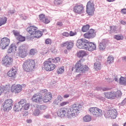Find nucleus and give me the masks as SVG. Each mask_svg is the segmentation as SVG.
I'll use <instances>...</instances> for the list:
<instances>
[{
    "label": "nucleus",
    "mask_w": 126,
    "mask_h": 126,
    "mask_svg": "<svg viewBox=\"0 0 126 126\" xmlns=\"http://www.w3.org/2000/svg\"><path fill=\"white\" fill-rule=\"evenodd\" d=\"M81 110V106L79 104H73L70 106V108H62L59 109L57 115L61 118H64L67 114V118L68 120H71L77 116L79 111Z\"/></svg>",
    "instance_id": "obj_1"
},
{
    "label": "nucleus",
    "mask_w": 126,
    "mask_h": 126,
    "mask_svg": "<svg viewBox=\"0 0 126 126\" xmlns=\"http://www.w3.org/2000/svg\"><path fill=\"white\" fill-rule=\"evenodd\" d=\"M76 46L78 49H83L89 52H93L96 50L97 46L93 42H88V41L81 38L77 41Z\"/></svg>",
    "instance_id": "obj_2"
},
{
    "label": "nucleus",
    "mask_w": 126,
    "mask_h": 126,
    "mask_svg": "<svg viewBox=\"0 0 126 126\" xmlns=\"http://www.w3.org/2000/svg\"><path fill=\"white\" fill-rule=\"evenodd\" d=\"M35 61L32 59H29L24 62L23 68L25 71L29 72L32 71L35 68Z\"/></svg>",
    "instance_id": "obj_3"
},
{
    "label": "nucleus",
    "mask_w": 126,
    "mask_h": 126,
    "mask_svg": "<svg viewBox=\"0 0 126 126\" xmlns=\"http://www.w3.org/2000/svg\"><path fill=\"white\" fill-rule=\"evenodd\" d=\"M13 101L11 99H6L1 105V110L3 112H8L12 109Z\"/></svg>",
    "instance_id": "obj_4"
},
{
    "label": "nucleus",
    "mask_w": 126,
    "mask_h": 126,
    "mask_svg": "<svg viewBox=\"0 0 126 126\" xmlns=\"http://www.w3.org/2000/svg\"><path fill=\"white\" fill-rule=\"evenodd\" d=\"M75 69L76 72H85V71H87L89 68L88 66L86 65L83 66V65L81 64V61H79L76 64L75 67H73L72 68V70L73 71Z\"/></svg>",
    "instance_id": "obj_5"
},
{
    "label": "nucleus",
    "mask_w": 126,
    "mask_h": 126,
    "mask_svg": "<svg viewBox=\"0 0 126 126\" xmlns=\"http://www.w3.org/2000/svg\"><path fill=\"white\" fill-rule=\"evenodd\" d=\"M44 69L47 71H52L56 68V65L53 63V62L49 58L47 60L43 63Z\"/></svg>",
    "instance_id": "obj_6"
},
{
    "label": "nucleus",
    "mask_w": 126,
    "mask_h": 126,
    "mask_svg": "<svg viewBox=\"0 0 126 126\" xmlns=\"http://www.w3.org/2000/svg\"><path fill=\"white\" fill-rule=\"evenodd\" d=\"M89 112L93 116L95 117V118H99L102 117L103 115V112H102V110L97 108V107H91L89 109Z\"/></svg>",
    "instance_id": "obj_7"
},
{
    "label": "nucleus",
    "mask_w": 126,
    "mask_h": 126,
    "mask_svg": "<svg viewBox=\"0 0 126 126\" xmlns=\"http://www.w3.org/2000/svg\"><path fill=\"white\" fill-rule=\"evenodd\" d=\"M17 56L22 59L26 57L27 53L25 51V45H21L19 46L17 51Z\"/></svg>",
    "instance_id": "obj_8"
},
{
    "label": "nucleus",
    "mask_w": 126,
    "mask_h": 126,
    "mask_svg": "<svg viewBox=\"0 0 126 126\" xmlns=\"http://www.w3.org/2000/svg\"><path fill=\"white\" fill-rule=\"evenodd\" d=\"M117 116H118V112L116 109L109 110L104 113V116L107 119L110 118V119H115L117 118Z\"/></svg>",
    "instance_id": "obj_9"
},
{
    "label": "nucleus",
    "mask_w": 126,
    "mask_h": 126,
    "mask_svg": "<svg viewBox=\"0 0 126 126\" xmlns=\"http://www.w3.org/2000/svg\"><path fill=\"white\" fill-rule=\"evenodd\" d=\"M87 7V13L89 15H93L94 12L95 11V7H94V3L91 1H89L86 5Z\"/></svg>",
    "instance_id": "obj_10"
},
{
    "label": "nucleus",
    "mask_w": 126,
    "mask_h": 126,
    "mask_svg": "<svg viewBox=\"0 0 126 126\" xmlns=\"http://www.w3.org/2000/svg\"><path fill=\"white\" fill-rule=\"evenodd\" d=\"M2 63L3 65H4L7 67H9V66L12 65V63H13V59L11 57L6 56L3 58Z\"/></svg>",
    "instance_id": "obj_11"
},
{
    "label": "nucleus",
    "mask_w": 126,
    "mask_h": 126,
    "mask_svg": "<svg viewBox=\"0 0 126 126\" xmlns=\"http://www.w3.org/2000/svg\"><path fill=\"white\" fill-rule=\"evenodd\" d=\"M10 43V40L7 37H3L1 39L0 46L2 50H4L6 47H8Z\"/></svg>",
    "instance_id": "obj_12"
},
{
    "label": "nucleus",
    "mask_w": 126,
    "mask_h": 126,
    "mask_svg": "<svg viewBox=\"0 0 126 126\" xmlns=\"http://www.w3.org/2000/svg\"><path fill=\"white\" fill-rule=\"evenodd\" d=\"M22 90V86L20 85H13L11 87V91L12 93L15 94H18L20 92H21Z\"/></svg>",
    "instance_id": "obj_13"
},
{
    "label": "nucleus",
    "mask_w": 126,
    "mask_h": 126,
    "mask_svg": "<svg viewBox=\"0 0 126 126\" xmlns=\"http://www.w3.org/2000/svg\"><path fill=\"white\" fill-rule=\"evenodd\" d=\"M73 11L75 13L81 14L84 12V7L83 5H76L73 8Z\"/></svg>",
    "instance_id": "obj_14"
},
{
    "label": "nucleus",
    "mask_w": 126,
    "mask_h": 126,
    "mask_svg": "<svg viewBox=\"0 0 126 126\" xmlns=\"http://www.w3.org/2000/svg\"><path fill=\"white\" fill-rule=\"evenodd\" d=\"M42 99L43 96H42V95L40 94H35L32 96V100L33 101V102H35L36 103H41Z\"/></svg>",
    "instance_id": "obj_15"
},
{
    "label": "nucleus",
    "mask_w": 126,
    "mask_h": 126,
    "mask_svg": "<svg viewBox=\"0 0 126 126\" xmlns=\"http://www.w3.org/2000/svg\"><path fill=\"white\" fill-rule=\"evenodd\" d=\"M95 36H96V33L93 29H91L89 32L84 34V37L86 39H91V38H94Z\"/></svg>",
    "instance_id": "obj_16"
},
{
    "label": "nucleus",
    "mask_w": 126,
    "mask_h": 126,
    "mask_svg": "<svg viewBox=\"0 0 126 126\" xmlns=\"http://www.w3.org/2000/svg\"><path fill=\"white\" fill-rule=\"evenodd\" d=\"M73 41L71 40L66 41L65 42H64L63 43L61 44L62 47H66V49H68V51L69 50H71L72 48H73Z\"/></svg>",
    "instance_id": "obj_17"
},
{
    "label": "nucleus",
    "mask_w": 126,
    "mask_h": 126,
    "mask_svg": "<svg viewBox=\"0 0 126 126\" xmlns=\"http://www.w3.org/2000/svg\"><path fill=\"white\" fill-rule=\"evenodd\" d=\"M37 30H38V28L34 26H30L27 29V31H28L31 35H35V32H36Z\"/></svg>",
    "instance_id": "obj_18"
},
{
    "label": "nucleus",
    "mask_w": 126,
    "mask_h": 126,
    "mask_svg": "<svg viewBox=\"0 0 126 126\" xmlns=\"http://www.w3.org/2000/svg\"><path fill=\"white\" fill-rule=\"evenodd\" d=\"M105 98L107 99H116V95H115V92H105L104 93Z\"/></svg>",
    "instance_id": "obj_19"
},
{
    "label": "nucleus",
    "mask_w": 126,
    "mask_h": 126,
    "mask_svg": "<svg viewBox=\"0 0 126 126\" xmlns=\"http://www.w3.org/2000/svg\"><path fill=\"white\" fill-rule=\"evenodd\" d=\"M107 45H108V41L105 39L102 40V42L99 44V49L100 51H104V50L106 49Z\"/></svg>",
    "instance_id": "obj_20"
},
{
    "label": "nucleus",
    "mask_w": 126,
    "mask_h": 126,
    "mask_svg": "<svg viewBox=\"0 0 126 126\" xmlns=\"http://www.w3.org/2000/svg\"><path fill=\"white\" fill-rule=\"evenodd\" d=\"M17 74V71H16V69H15V68H12L8 72V76H9V77H13V78H14L16 76Z\"/></svg>",
    "instance_id": "obj_21"
},
{
    "label": "nucleus",
    "mask_w": 126,
    "mask_h": 126,
    "mask_svg": "<svg viewBox=\"0 0 126 126\" xmlns=\"http://www.w3.org/2000/svg\"><path fill=\"white\" fill-rule=\"evenodd\" d=\"M17 47L15 44H12L9 47L7 50V53L9 54L12 53L15 54V52H16V49Z\"/></svg>",
    "instance_id": "obj_22"
},
{
    "label": "nucleus",
    "mask_w": 126,
    "mask_h": 126,
    "mask_svg": "<svg viewBox=\"0 0 126 126\" xmlns=\"http://www.w3.org/2000/svg\"><path fill=\"white\" fill-rule=\"evenodd\" d=\"M51 99H52V94H51V93H48L43 97L42 100L44 103H47V102H49Z\"/></svg>",
    "instance_id": "obj_23"
},
{
    "label": "nucleus",
    "mask_w": 126,
    "mask_h": 126,
    "mask_svg": "<svg viewBox=\"0 0 126 126\" xmlns=\"http://www.w3.org/2000/svg\"><path fill=\"white\" fill-rule=\"evenodd\" d=\"M87 56V53L84 50H81L77 52V56L78 58H84Z\"/></svg>",
    "instance_id": "obj_24"
},
{
    "label": "nucleus",
    "mask_w": 126,
    "mask_h": 126,
    "mask_svg": "<svg viewBox=\"0 0 126 126\" xmlns=\"http://www.w3.org/2000/svg\"><path fill=\"white\" fill-rule=\"evenodd\" d=\"M22 109V107H21L18 103H16V104L13 107V110L14 111V112H20Z\"/></svg>",
    "instance_id": "obj_25"
},
{
    "label": "nucleus",
    "mask_w": 126,
    "mask_h": 126,
    "mask_svg": "<svg viewBox=\"0 0 126 126\" xmlns=\"http://www.w3.org/2000/svg\"><path fill=\"white\" fill-rule=\"evenodd\" d=\"M32 111V115L35 116V117H39V116L41 115V111L39 109V108L35 107Z\"/></svg>",
    "instance_id": "obj_26"
},
{
    "label": "nucleus",
    "mask_w": 126,
    "mask_h": 126,
    "mask_svg": "<svg viewBox=\"0 0 126 126\" xmlns=\"http://www.w3.org/2000/svg\"><path fill=\"white\" fill-rule=\"evenodd\" d=\"M119 83L121 85H126V77H121L119 78Z\"/></svg>",
    "instance_id": "obj_27"
},
{
    "label": "nucleus",
    "mask_w": 126,
    "mask_h": 126,
    "mask_svg": "<svg viewBox=\"0 0 126 126\" xmlns=\"http://www.w3.org/2000/svg\"><path fill=\"white\" fill-rule=\"evenodd\" d=\"M63 100V97H62L61 95H58L57 98L54 101V103L56 104V105H59V104H60V103H61Z\"/></svg>",
    "instance_id": "obj_28"
},
{
    "label": "nucleus",
    "mask_w": 126,
    "mask_h": 126,
    "mask_svg": "<svg viewBox=\"0 0 126 126\" xmlns=\"http://www.w3.org/2000/svg\"><path fill=\"white\" fill-rule=\"evenodd\" d=\"M101 66V63L99 62H96L94 63V69L95 70H100Z\"/></svg>",
    "instance_id": "obj_29"
},
{
    "label": "nucleus",
    "mask_w": 126,
    "mask_h": 126,
    "mask_svg": "<svg viewBox=\"0 0 126 126\" xmlns=\"http://www.w3.org/2000/svg\"><path fill=\"white\" fill-rule=\"evenodd\" d=\"M34 38H39L42 36V35H43V33L42 32L36 31V32H34Z\"/></svg>",
    "instance_id": "obj_30"
},
{
    "label": "nucleus",
    "mask_w": 126,
    "mask_h": 126,
    "mask_svg": "<svg viewBox=\"0 0 126 126\" xmlns=\"http://www.w3.org/2000/svg\"><path fill=\"white\" fill-rule=\"evenodd\" d=\"M91 116L90 115H86L85 117L83 118V121L85 123H87L88 122H90L91 121Z\"/></svg>",
    "instance_id": "obj_31"
},
{
    "label": "nucleus",
    "mask_w": 126,
    "mask_h": 126,
    "mask_svg": "<svg viewBox=\"0 0 126 126\" xmlns=\"http://www.w3.org/2000/svg\"><path fill=\"white\" fill-rule=\"evenodd\" d=\"M50 60H51L54 63H58L61 62V58L59 57H57L54 59L50 58Z\"/></svg>",
    "instance_id": "obj_32"
},
{
    "label": "nucleus",
    "mask_w": 126,
    "mask_h": 126,
    "mask_svg": "<svg viewBox=\"0 0 126 126\" xmlns=\"http://www.w3.org/2000/svg\"><path fill=\"white\" fill-rule=\"evenodd\" d=\"M34 107L35 108H38V109H40L42 111H45L47 109V106L46 105H39L36 104L34 106Z\"/></svg>",
    "instance_id": "obj_33"
},
{
    "label": "nucleus",
    "mask_w": 126,
    "mask_h": 126,
    "mask_svg": "<svg viewBox=\"0 0 126 126\" xmlns=\"http://www.w3.org/2000/svg\"><path fill=\"white\" fill-rule=\"evenodd\" d=\"M7 19L6 17L1 18H0V26L1 25H3L6 23Z\"/></svg>",
    "instance_id": "obj_34"
},
{
    "label": "nucleus",
    "mask_w": 126,
    "mask_h": 126,
    "mask_svg": "<svg viewBox=\"0 0 126 126\" xmlns=\"http://www.w3.org/2000/svg\"><path fill=\"white\" fill-rule=\"evenodd\" d=\"M114 39L117 40V41H120V40H123L124 39V36L120 34H117L114 36Z\"/></svg>",
    "instance_id": "obj_35"
},
{
    "label": "nucleus",
    "mask_w": 126,
    "mask_h": 126,
    "mask_svg": "<svg viewBox=\"0 0 126 126\" xmlns=\"http://www.w3.org/2000/svg\"><path fill=\"white\" fill-rule=\"evenodd\" d=\"M64 71V68L63 66L58 68L57 69V73L58 74H63V72Z\"/></svg>",
    "instance_id": "obj_36"
},
{
    "label": "nucleus",
    "mask_w": 126,
    "mask_h": 126,
    "mask_svg": "<svg viewBox=\"0 0 126 126\" xmlns=\"http://www.w3.org/2000/svg\"><path fill=\"white\" fill-rule=\"evenodd\" d=\"M122 92L121 91H117V92H115V96L116 98H121L122 97Z\"/></svg>",
    "instance_id": "obj_37"
},
{
    "label": "nucleus",
    "mask_w": 126,
    "mask_h": 126,
    "mask_svg": "<svg viewBox=\"0 0 126 126\" xmlns=\"http://www.w3.org/2000/svg\"><path fill=\"white\" fill-rule=\"evenodd\" d=\"M107 63L109 64L114 63V57L112 56H109L107 58Z\"/></svg>",
    "instance_id": "obj_38"
},
{
    "label": "nucleus",
    "mask_w": 126,
    "mask_h": 126,
    "mask_svg": "<svg viewBox=\"0 0 126 126\" xmlns=\"http://www.w3.org/2000/svg\"><path fill=\"white\" fill-rule=\"evenodd\" d=\"M26 103H27V101L25 99H21L19 102H18V104H19L22 108Z\"/></svg>",
    "instance_id": "obj_39"
},
{
    "label": "nucleus",
    "mask_w": 126,
    "mask_h": 126,
    "mask_svg": "<svg viewBox=\"0 0 126 126\" xmlns=\"http://www.w3.org/2000/svg\"><path fill=\"white\" fill-rule=\"evenodd\" d=\"M90 26L89 25H86V26H84L82 28V31L83 32H87L89 30Z\"/></svg>",
    "instance_id": "obj_40"
},
{
    "label": "nucleus",
    "mask_w": 126,
    "mask_h": 126,
    "mask_svg": "<svg viewBox=\"0 0 126 126\" xmlns=\"http://www.w3.org/2000/svg\"><path fill=\"white\" fill-rule=\"evenodd\" d=\"M13 33L14 36H15L16 39H17L19 37V36L20 35V33L17 31L13 30Z\"/></svg>",
    "instance_id": "obj_41"
},
{
    "label": "nucleus",
    "mask_w": 126,
    "mask_h": 126,
    "mask_svg": "<svg viewBox=\"0 0 126 126\" xmlns=\"http://www.w3.org/2000/svg\"><path fill=\"white\" fill-rule=\"evenodd\" d=\"M48 93L47 89L41 90L40 91V95H46Z\"/></svg>",
    "instance_id": "obj_42"
},
{
    "label": "nucleus",
    "mask_w": 126,
    "mask_h": 126,
    "mask_svg": "<svg viewBox=\"0 0 126 126\" xmlns=\"http://www.w3.org/2000/svg\"><path fill=\"white\" fill-rule=\"evenodd\" d=\"M30 107V104L26 102V103L23 106L22 109H24V110H28V109H29Z\"/></svg>",
    "instance_id": "obj_43"
},
{
    "label": "nucleus",
    "mask_w": 126,
    "mask_h": 126,
    "mask_svg": "<svg viewBox=\"0 0 126 126\" xmlns=\"http://www.w3.org/2000/svg\"><path fill=\"white\" fill-rule=\"evenodd\" d=\"M39 20H40V21H41V22H43V21H44V20L46 18V17H45V15L43 14H40L39 15Z\"/></svg>",
    "instance_id": "obj_44"
},
{
    "label": "nucleus",
    "mask_w": 126,
    "mask_h": 126,
    "mask_svg": "<svg viewBox=\"0 0 126 126\" xmlns=\"http://www.w3.org/2000/svg\"><path fill=\"white\" fill-rule=\"evenodd\" d=\"M17 39V40H19V41H20V42H23L25 41V37L22 36L21 35H20Z\"/></svg>",
    "instance_id": "obj_45"
},
{
    "label": "nucleus",
    "mask_w": 126,
    "mask_h": 126,
    "mask_svg": "<svg viewBox=\"0 0 126 126\" xmlns=\"http://www.w3.org/2000/svg\"><path fill=\"white\" fill-rule=\"evenodd\" d=\"M126 98H125L122 101V102H121L120 103H119L118 106L119 107H121L122 106H125V105H126Z\"/></svg>",
    "instance_id": "obj_46"
},
{
    "label": "nucleus",
    "mask_w": 126,
    "mask_h": 126,
    "mask_svg": "<svg viewBox=\"0 0 126 126\" xmlns=\"http://www.w3.org/2000/svg\"><path fill=\"white\" fill-rule=\"evenodd\" d=\"M2 88L3 89L4 91H7L10 89V86L9 85H5L3 86Z\"/></svg>",
    "instance_id": "obj_47"
},
{
    "label": "nucleus",
    "mask_w": 126,
    "mask_h": 126,
    "mask_svg": "<svg viewBox=\"0 0 126 126\" xmlns=\"http://www.w3.org/2000/svg\"><path fill=\"white\" fill-rule=\"evenodd\" d=\"M62 3H63V2L61 0H55L54 1V4H55V5H60L62 4Z\"/></svg>",
    "instance_id": "obj_48"
},
{
    "label": "nucleus",
    "mask_w": 126,
    "mask_h": 126,
    "mask_svg": "<svg viewBox=\"0 0 126 126\" xmlns=\"http://www.w3.org/2000/svg\"><path fill=\"white\" fill-rule=\"evenodd\" d=\"M117 29V27L113 26L110 27V32H111V33H114V32H115V31H116V30Z\"/></svg>",
    "instance_id": "obj_49"
},
{
    "label": "nucleus",
    "mask_w": 126,
    "mask_h": 126,
    "mask_svg": "<svg viewBox=\"0 0 126 126\" xmlns=\"http://www.w3.org/2000/svg\"><path fill=\"white\" fill-rule=\"evenodd\" d=\"M45 44L46 45H51L52 44V40L50 38H47L45 40Z\"/></svg>",
    "instance_id": "obj_50"
},
{
    "label": "nucleus",
    "mask_w": 126,
    "mask_h": 126,
    "mask_svg": "<svg viewBox=\"0 0 126 126\" xmlns=\"http://www.w3.org/2000/svg\"><path fill=\"white\" fill-rule=\"evenodd\" d=\"M42 22H43V23H45V24H48V23H50V20H49L48 18L45 17V19H44L43 21H42Z\"/></svg>",
    "instance_id": "obj_51"
},
{
    "label": "nucleus",
    "mask_w": 126,
    "mask_h": 126,
    "mask_svg": "<svg viewBox=\"0 0 126 126\" xmlns=\"http://www.w3.org/2000/svg\"><path fill=\"white\" fill-rule=\"evenodd\" d=\"M68 104H69L68 101H63L60 103V106L63 107V106H65V105H67Z\"/></svg>",
    "instance_id": "obj_52"
},
{
    "label": "nucleus",
    "mask_w": 126,
    "mask_h": 126,
    "mask_svg": "<svg viewBox=\"0 0 126 126\" xmlns=\"http://www.w3.org/2000/svg\"><path fill=\"white\" fill-rule=\"evenodd\" d=\"M119 79H120V78H119V77L117 75L113 77V80H115L116 82H119Z\"/></svg>",
    "instance_id": "obj_53"
},
{
    "label": "nucleus",
    "mask_w": 126,
    "mask_h": 126,
    "mask_svg": "<svg viewBox=\"0 0 126 126\" xmlns=\"http://www.w3.org/2000/svg\"><path fill=\"white\" fill-rule=\"evenodd\" d=\"M36 53L35 51V49H32L30 51V55H34Z\"/></svg>",
    "instance_id": "obj_54"
},
{
    "label": "nucleus",
    "mask_w": 126,
    "mask_h": 126,
    "mask_svg": "<svg viewBox=\"0 0 126 126\" xmlns=\"http://www.w3.org/2000/svg\"><path fill=\"white\" fill-rule=\"evenodd\" d=\"M77 33H76V32H75V33L73 32H72V31H71V32H70V36H74V35H77Z\"/></svg>",
    "instance_id": "obj_55"
},
{
    "label": "nucleus",
    "mask_w": 126,
    "mask_h": 126,
    "mask_svg": "<svg viewBox=\"0 0 126 126\" xmlns=\"http://www.w3.org/2000/svg\"><path fill=\"white\" fill-rule=\"evenodd\" d=\"M121 13L126 14V8H124L121 10Z\"/></svg>",
    "instance_id": "obj_56"
},
{
    "label": "nucleus",
    "mask_w": 126,
    "mask_h": 126,
    "mask_svg": "<svg viewBox=\"0 0 126 126\" xmlns=\"http://www.w3.org/2000/svg\"><path fill=\"white\" fill-rule=\"evenodd\" d=\"M63 36H65V37H68L69 36V33L67 32H65L63 33Z\"/></svg>",
    "instance_id": "obj_57"
},
{
    "label": "nucleus",
    "mask_w": 126,
    "mask_h": 126,
    "mask_svg": "<svg viewBox=\"0 0 126 126\" xmlns=\"http://www.w3.org/2000/svg\"><path fill=\"white\" fill-rule=\"evenodd\" d=\"M14 12H15L14 10H9L8 12V13L9 15H10V14H13V13H14Z\"/></svg>",
    "instance_id": "obj_58"
},
{
    "label": "nucleus",
    "mask_w": 126,
    "mask_h": 126,
    "mask_svg": "<svg viewBox=\"0 0 126 126\" xmlns=\"http://www.w3.org/2000/svg\"><path fill=\"white\" fill-rule=\"evenodd\" d=\"M57 25H58V26H63V22H58L57 23Z\"/></svg>",
    "instance_id": "obj_59"
},
{
    "label": "nucleus",
    "mask_w": 126,
    "mask_h": 126,
    "mask_svg": "<svg viewBox=\"0 0 126 126\" xmlns=\"http://www.w3.org/2000/svg\"><path fill=\"white\" fill-rule=\"evenodd\" d=\"M3 92H4L3 88H2V87L0 88V95H1V94H2Z\"/></svg>",
    "instance_id": "obj_60"
},
{
    "label": "nucleus",
    "mask_w": 126,
    "mask_h": 126,
    "mask_svg": "<svg viewBox=\"0 0 126 126\" xmlns=\"http://www.w3.org/2000/svg\"><path fill=\"white\" fill-rule=\"evenodd\" d=\"M120 22L122 25H126V22L125 21L122 20Z\"/></svg>",
    "instance_id": "obj_61"
},
{
    "label": "nucleus",
    "mask_w": 126,
    "mask_h": 126,
    "mask_svg": "<svg viewBox=\"0 0 126 126\" xmlns=\"http://www.w3.org/2000/svg\"><path fill=\"white\" fill-rule=\"evenodd\" d=\"M44 117L45 119H50V118H51V116L49 114H47L46 115H44Z\"/></svg>",
    "instance_id": "obj_62"
},
{
    "label": "nucleus",
    "mask_w": 126,
    "mask_h": 126,
    "mask_svg": "<svg viewBox=\"0 0 126 126\" xmlns=\"http://www.w3.org/2000/svg\"><path fill=\"white\" fill-rule=\"evenodd\" d=\"M97 98L99 99V100H100L101 101H104V100H105V98L103 97L99 96Z\"/></svg>",
    "instance_id": "obj_63"
},
{
    "label": "nucleus",
    "mask_w": 126,
    "mask_h": 126,
    "mask_svg": "<svg viewBox=\"0 0 126 126\" xmlns=\"http://www.w3.org/2000/svg\"><path fill=\"white\" fill-rule=\"evenodd\" d=\"M122 61H123V62H126V56L122 57Z\"/></svg>",
    "instance_id": "obj_64"
}]
</instances>
